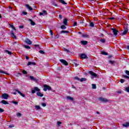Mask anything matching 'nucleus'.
<instances>
[{
	"label": "nucleus",
	"instance_id": "nucleus-1",
	"mask_svg": "<svg viewBox=\"0 0 129 129\" xmlns=\"http://www.w3.org/2000/svg\"><path fill=\"white\" fill-rule=\"evenodd\" d=\"M36 91H37L38 92H40V91H41V90L38 87H35L34 88V90H31V92L33 94H34V93H36Z\"/></svg>",
	"mask_w": 129,
	"mask_h": 129
},
{
	"label": "nucleus",
	"instance_id": "nucleus-2",
	"mask_svg": "<svg viewBox=\"0 0 129 129\" xmlns=\"http://www.w3.org/2000/svg\"><path fill=\"white\" fill-rule=\"evenodd\" d=\"M43 90L44 91H47V90H51V88L49 86H48L47 85H44L43 86Z\"/></svg>",
	"mask_w": 129,
	"mask_h": 129
},
{
	"label": "nucleus",
	"instance_id": "nucleus-3",
	"mask_svg": "<svg viewBox=\"0 0 129 129\" xmlns=\"http://www.w3.org/2000/svg\"><path fill=\"white\" fill-rule=\"evenodd\" d=\"M89 73L92 76L93 78H96V77H97V75L96 73L93 72L92 71H89Z\"/></svg>",
	"mask_w": 129,
	"mask_h": 129
},
{
	"label": "nucleus",
	"instance_id": "nucleus-4",
	"mask_svg": "<svg viewBox=\"0 0 129 129\" xmlns=\"http://www.w3.org/2000/svg\"><path fill=\"white\" fill-rule=\"evenodd\" d=\"M9 96H10V95H9V94H8L7 93H4L2 95V98H4V99H8V98H9Z\"/></svg>",
	"mask_w": 129,
	"mask_h": 129
},
{
	"label": "nucleus",
	"instance_id": "nucleus-5",
	"mask_svg": "<svg viewBox=\"0 0 129 129\" xmlns=\"http://www.w3.org/2000/svg\"><path fill=\"white\" fill-rule=\"evenodd\" d=\"M111 30L113 31V35H114V36H116L117 35V33H118V30L114 28H111Z\"/></svg>",
	"mask_w": 129,
	"mask_h": 129
},
{
	"label": "nucleus",
	"instance_id": "nucleus-6",
	"mask_svg": "<svg viewBox=\"0 0 129 129\" xmlns=\"http://www.w3.org/2000/svg\"><path fill=\"white\" fill-rule=\"evenodd\" d=\"M99 100L102 101L103 102H107L108 101L107 99L102 97H99Z\"/></svg>",
	"mask_w": 129,
	"mask_h": 129
},
{
	"label": "nucleus",
	"instance_id": "nucleus-7",
	"mask_svg": "<svg viewBox=\"0 0 129 129\" xmlns=\"http://www.w3.org/2000/svg\"><path fill=\"white\" fill-rule=\"evenodd\" d=\"M124 31L122 33V35H126L127 34V32H128V29L127 27H124Z\"/></svg>",
	"mask_w": 129,
	"mask_h": 129
},
{
	"label": "nucleus",
	"instance_id": "nucleus-8",
	"mask_svg": "<svg viewBox=\"0 0 129 129\" xmlns=\"http://www.w3.org/2000/svg\"><path fill=\"white\" fill-rule=\"evenodd\" d=\"M59 61L60 62H61V63H62V64H64V65H66V66H67V65H68V62H67V61L64 59H60Z\"/></svg>",
	"mask_w": 129,
	"mask_h": 129
},
{
	"label": "nucleus",
	"instance_id": "nucleus-9",
	"mask_svg": "<svg viewBox=\"0 0 129 129\" xmlns=\"http://www.w3.org/2000/svg\"><path fill=\"white\" fill-rule=\"evenodd\" d=\"M80 57L82 59H86V58H88V57H87V55H86V54H85L84 53L81 54L80 55Z\"/></svg>",
	"mask_w": 129,
	"mask_h": 129
},
{
	"label": "nucleus",
	"instance_id": "nucleus-10",
	"mask_svg": "<svg viewBox=\"0 0 129 129\" xmlns=\"http://www.w3.org/2000/svg\"><path fill=\"white\" fill-rule=\"evenodd\" d=\"M25 42L26 44H28V45H32V42L29 39H26Z\"/></svg>",
	"mask_w": 129,
	"mask_h": 129
},
{
	"label": "nucleus",
	"instance_id": "nucleus-11",
	"mask_svg": "<svg viewBox=\"0 0 129 129\" xmlns=\"http://www.w3.org/2000/svg\"><path fill=\"white\" fill-rule=\"evenodd\" d=\"M29 22H30L31 25H32V26H35L36 25V23H35V22L33 21V20L32 19H28Z\"/></svg>",
	"mask_w": 129,
	"mask_h": 129
},
{
	"label": "nucleus",
	"instance_id": "nucleus-12",
	"mask_svg": "<svg viewBox=\"0 0 129 129\" xmlns=\"http://www.w3.org/2000/svg\"><path fill=\"white\" fill-rule=\"evenodd\" d=\"M29 78L31 79V80H33V81H35V82H37L38 81V80H37V78H34L33 76H30Z\"/></svg>",
	"mask_w": 129,
	"mask_h": 129
},
{
	"label": "nucleus",
	"instance_id": "nucleus-13",
	"mask_svg": "<svg viewBox=\"0 0 129 129\" xmlns=\"http://www.w3.org/2000/svg\"><path fill=\"white\" fill-rule=\"evenodd\" d=\"M16 92H17L18 93H19V94H20L21 95V96H22V97H25V94L22 93V92H21L20 91H19V90H16Z\"/></svg>",
	"mask_w": 129,
	"mask_h": 129
},
{
	"label": "nucleus",
	"instance_id": "nucleus-14",
	"mask_svg": "<svg viewBox=\"0 0 129 129\" xmlns=\"http://www.w3.org/2000/svg\"><path fill=\"white\" fill-rule=\"evenodd\" d=\"M81 43L82 44V45H84V46H85V45H87V44H88V42L85 40L81 41Z\"/></svg>",
	"mask_w": 129,
	"mask_h": 129
},
{
	"label": "nucleus",
	"instance_id": "nucleus-15",
	"mask_svg": "<svg viewBox=\"0 0 129 129\" xmlns=\"http://www.w3.org/2000/svg\"><path fill=\"white\" fill-rule=\"evenodd\" d=\"M36 95H37V96H39L40 97H43V96H44V94L40 92H37L36 93Z\"/></svg>",
	"mask_w": 129,
	"mask_h": 129
},
{
	"label": "nucleus",
	"instance_id": "nucleus-16",
	"mask_svg": "<svg viewBox=\"0 0 129 129\" xmlns=\"http://www.w3.org/2000/svg\"><path fill=\"white\" fill-rule=\"evenodd\" d=\"M30 65H36V62L29 61L28 64H27V66H30Z\"/></svg>",
	"mask_w": 129,
	"mask_h": 129
},
{
	"label": "nucleus",
	"instance_id": "nucleus-17",
	"mask_svg": "<svg viewBox=\"0 0 129 129\" xmlns=\"http://www.w3.org/2000/svg\"><path fill=\"white\" fill-rule=\"evenodd\" d=\"M0 103H2L3 104H9V103L8 102V101H7L5 100L1 101L0 102Z\"/></svg>",
	"mask_w": 129,
	"mask_h": 129
},
{
	"label": "nucleus",
	"instance_id": "nucleus-18",
	"mask_svg": "<svg viewBox=\"0 0 129 129\" xmlns=\"http://www.w3.org/2000/svg\"><path fill=\"white\" fill-rule=\"evenodd\" d=\"M122 126H124L125 127H127V126H129V122H126L125 123L122 124Z\"/></svg>",
	"mask_w": 129,
	"mask_h": 129
},
{
	"label": "nucleus",
	"instance_id": "nucleus-19",
	"mask_svg": "<svg viewBox=\"0 0 129 129\" xmlns=\"http://www.w3.org/2000/svg\"><path fill=\"white\" fill-rule=\"evenodd\" d=\"M63 23L65 26H67V24L68 23V20L67 19H64L63 21Z\"/></svg>",
	"mask_w": 129,
	"mask_h": 129
},
{
	"label": "nucleus",
	"instance_id": "nucleus-20",
	"mask_svg": "<svg viewBox=\"0 0 129 129\" xmlns=\"http://www.w3.org/2000/svg\"><path fill=\"white\" fill-rule=\"evenodd\" d=\"M26 8H27V9H28V10H30V11H33V8H32V7H30V5L27 4L26 5Z\"/></svg>",
	"mask_w": 129,
	"mask_h": 129
},
{
	"label": "nucleus",
	"instance_id": "nucleus-21",
	"mask_svg": "<svg viewBox=\"0 0 129 129\" xmlns=\"http://www.w3.org/2000/svg\"><path fill=\"white\" fill-rule=\"evenodd\" d=\"M11 37L14 39H16V38H17V37L16 36V35H15V34L13 31L11 32Z\"/></svg>",
	"mask_w": 129,
	"mask_h": 129
},
{
	"label": "nucleus",
	"instance_id": "nucleus-22",
	"mask_svg": "<svg viewBox=\"0 0 129 129\" xmlns=\"http://www.w3.org/2000/svg\"><path fill=\"white\" fill-rule=\"evenodd\" d=\"M67 99H69V100H70L71 101H73L74 100L73 98L71 96H67Z\"/></svg>",
	"mask_w": 129,
	"mask_h": 129
},
{
	"label": "nucleus",
	"instance_id": "nucleus-23",
	"mask_svg": "<svg viewBox=\"0 0 129 129\" xmlns=\"http://www.w3.org/2000/svg\"><path fill=\"white\" fill-rule=\"evenodd\" d=\"M5 53H8L9 55H12L13 53L11 51H9L8 50H5Z\"/></svg>",
	"mask_w": 129,
	"mask_h": 129
},
{
	"label": "nucleus",
	"instance_id": "nucleus-24",
	"mask_svg": "<svg viewBox=\"0 0 129 129\" xmlns=\"http://www.w3.org/2000/svg\"><path fill=\"white\" fill-rule=\"evenodd\" d=\"M59 3H60V4H62V5H67V3L63 0H59Z\"/></svg>",
	"mask_w": 129,
	"mask_h": 129
},
{
	"label": "nucleus",
	"instance_id": "nucleus-25",
	"mask_svg": "<svg viewBox=\"0 0 129 129\" xmlns=\"http://www.w3.org/2000/svg\"><path fill=\"white\" fill-rule=\"evenodd\" d=\"M65 33H67V34H68L70 33V32L68 31H65V30H62V31H60V34H64Z\"/></svg>",
	"mask_w": 129,
	"mask_h": 129
},
{
	"label": "nucleus",
	"instance_id": "nucleus-26",
	"mask_svg": "<svg viewBox=\"0 0 129 129\" xmlns=\"http://www.w3.org/2000/svg\"><path fill=\"white\" fill-rule=\"evenodd\" d=\"M101 54H102V55H105V56H107V55H108V53L105 51H102Z\"/></svg>",
	"mask_w": 129,
	"mask_h": 129
},
{
	"label": "nucleus",
	"instance_id": "nucleus-27",
	"mask_svg": "<svg viewBox=\"0 0 129 129\" xmlns=\"http://www.w3.org/2000/svg\"><path fill=\"white\" fill-rule=\"evenodd\" d=\"M66 28V26H65V25H62L60 26V29H61L62 30H65Z\"/></svg>",
	"mask_w": 129,
	"mask_h": 129
},
{
	"label": "nucleus",
	"instance_id": "nucleus-28",
	"mask_svg": "<svg viewBox=\"0 0 129 129\" xmlns=\"http://www.w3.org/2000/svg\"><path fill=\"white\" fill-rule=\"evenodd\" d=\"M80 81H81V82H83V81H86V78H82V79H80Z\"/></svg>",
	"mask_w": 129,
	"mask_h": 129
},
{
	"label": "nucleus",
	"instance_id": "nucleus-29",
	"mask_svg": "<svg viewBox=\"0 0 129 129\" xmlns=\"http://www.w3.org/2000/svg\"><path fill=\"white\" fill-rule=\"evenodd\" d=\"M90 27H91L92 28H94V23H93V22H90Z\"/></svg>",
	"mask_w": 129,
	"mask_h": 129
},
{
	"label": "nucleus",
	"instance_id": "nucleus-30",
	"mask_svg": "<svg viewBox=\"0 0 129 129\" xmlns=\"http://www.w3.org/2000/svg\"><path fill=\"white\" fill-rule=\"evenodd\" d=\"M82 36L84 37V38H89V35H87V34H83L82 35Z\"/></svg>",
	"mask_w": 129,
	"mask_h": 129
},
{
	"label": "nucleus",
	"instance_id": "nucleus-31",
	"mask_svg": "<svg viewBox=\"0 0 129 129\" xmlns=\"http://www.w3.org/2000/svg\"><path fill=\"white\" fill-rule=\"evenodd\" d=\"M93 89H96V85L95 84H92Z\"/></svg>",
	"mask_w": 129,
	"mask_h": 129
},
{
	"label": "nucleus",
	"instance_id": "nucleus-32",
	"mask_svg": "<svg viewBox=\"0 0 129 129\" xmlns=\"http://www.w3.org/2000/svg\"><path fill=\"white\" fill-rule=\"evenodd\" d=\"M109 63L110 64H114L115 63V61L113 60H109Z\"/></svg>",
	"mask_w": 129,
	"mask_h": 129
},
{
	"label": "nucleus",
	"instance_id": "nucleus-33",
	"mask_svg": "<svg viewBox=\"0 0 129 129\" xmlns=\"http://www.w3.org/2000/svg\"><path fill=\"white\" fill-rule=\"evenodd\" d=\"M35 108L36 109H37V110H39V109H41V107L38 105L35 106Z\"/></svg>",
	"mask_w": 129,
	"mask_h": 129
},
{
	"label": "nucleus",
	"instance_id": "nucleus-34",
	"mask_svg": "<svg viewBox=\"0 0 129 129\" xmlns=\"http://www.w3.org/2000/svg\"><path fill=\"white\" fill-rule=\"evenodd\" d=\"M63 51H65L66 52H67V53H69V52H70L69 49H68L67 48H63Z\"/></svg>",
	"mask_w": 129,
	"mask_h": 129
},
{
	"label": "nucleus",
	"instance_id": "nucleus-35",
	"mask_svg": "<svg viewBox=\"0 0 129 129\" xmlns=\"http://www.w3.org/2000/svg\"><path fill=\"white\" fill-rule=\"evenodd\" d=\"M17 116L18 117H21V116H22V114H21V113H17Z\"/></svg>",
	"mask_w": 129,
	"mask_h": 129
},
{
	"label": "nucleus",
	"instance_id": "nucleus-36",
	"mask_svg": "<svg viewBox=\"0 0 129 129\" xmlns=\"http://www.w3.org/2000/svg\"><path fill=\"white\" fill-rule=\"evenodd\" d=\"M125 91H126V92H129V87H126L125 88Z\"/></svg>",
	"mask_w": 129,
	"mask_h": 129
},
{
	"label": "nucleus",
	"instance_id": "nucleus-37",
	"mask_svg": "<svg viewBox=\"0 0 129 129\" xmlns=\"http://www.w3.org/2000/svg\"><path fill=\"white\" fill-rule=\"evenodd\" d=\"M34 47H35V48H38V49H40V45H39L38 44L35 45H34Z\"/></svg>",
	"mask_w": 129,
	"mask_h": 129
},
{
	"label": "nucleus",
	"instance_id": "nucleus-38",
	"mask_svg": "<svg viewBox=\"0 0 129 129\" xmlns=\"http://www.w3.org/2000/svg\"><path fill=\"white\" fill-rule=\"evenodd\" d=\"M22 73H23V74H28V72H27L26 71V70H23V71H22Z\"/></svg>",
	"mask_w": 129,
	"mask_h": 129
},
{
	"label": "nucleus",
	"instance_id": "nucleus-39",
	"mask_svg": "<svg viewBox=\"0 0 129 129\" xmlns=\"http://www.w3.org/2000/svg\"><path fill=\"white\" fill-rule=\"evenodd\" d=\"M100 42L102 43H105V39H100Z\"/></svg>",
	"mask_w": 129,
	"mask_h": 129
},
{
	"label": "nucleus",
	"instance_id": "nucleus-40",
	"mask_svg": "<svg viewBox=\"0 0 129 129\" xmlns=\"http://www.w3.org/2000/svg\"><path fill=\"white\" fill-rule=\"evenodd\" d=\"M61 124H62V122L57 121V125L60 126Z\"/></svg>",
	"mask_w": 129,
	"mask_h": 129
},
{
	"label": "nucleus",
	"instance_id": "nucleus-41",
	"mask_svg": "<svg viewBox=\"0 0 129 129\" xmlns=\"http://www.w3.org/2000/svg\"><path fill=\"white\" fill-rule=\"evenodd\" d=\"M24 47L26 49H31V47L29 46L25 45Z\"/></svg>",
	"mask_w": 129,
	"mask_h": 129
},
{
	"label": "nucleus",
	"instance_id": "nucleus-42",
	"mask_svg": "<svg viewBox=\"0 0 129 129\" xmlns=\"http://www.w3.org/2000/svg\"><path fill=\"white\" fill-rule=\"evenodd\" d=\"M74 79H76V80H78V81H80V79H79V78H78V77H75Z\"/></svg>",
	"mask_w": 129,
	"mask_h": 129
},
{
	"label": "nucleus",
	"instance_id": "nucleus-43",
	"mask_svg": "<svg viewBox=\"0 0 129 129\" xmlns=\"http://www.w3.org/2000/svg\"><path fill=\"white\" fill-rule=\"evenodd\" d=\"M43 15L45 16L46 15H47V11H46V10H44L43 11Z\"/></svg>",
	"mask_w": 129,
	"mask_h": 129
},
{
	"label": "nucleus",
	"instance_id": "nucleus-44",
	"mask_svg": "<svg viewBox=\"0 0 129 129\" xmlns=\"http://www.w3.org/2000/svg\"><path fill=\"white\" fill-rule=\"evenodd\" d=\"M120 82H121V83H123L124 82V80L122 79H121L120 80Z\"/></svg>",
	"mask_w": 129,
	"mask_h": 129
},
{
	"label": "nucleus",
	"instance_id": "nucleus-45",
	"mask_svg": "<svg viewBox=\"0 0 129 129\" xmlns=\"http://www.w3.org/2000/svg\"><path fill=\"white\" fill-rule=\"evenodd\" d=\"M39 53H40V54H45V52L43 50H40Z\"/></svg>",
	"mask_w": 129,
	"mask_h": 129
},
{
	"label": "nucleus",
	"instance_id": "nucleus-46",
	"mask_svg": "<svg viewBox=\"0 0 129 129\" xmlns=\"http://www.w3.org/2000/svg\"><path fill=\"white\" fill-rule=\"evenodd\" d=\"M5 111V110L2 109V108H0V112H4Z\"/></svg>",
	"mask_w": 129,
	"mask_h": 129
},
{
	"label": "nucleus",
	"instance_id": "nucleus-47",
	"mask_svg": "<svg viewBox=\"0 0 129 129\" xmlns=\"http://www.w3.org/2000/svg\"><path fill=\"white\" fill-rule=\"evenodd\" d=\"M123 76L124 78H127V79H129V77L128 76H127L126 75H123Z\"/></svg>",
	"mask_w": 129,
	"mask_h": 129
},
{
	"label": "nucleus",
	"instance_id": "nucleus-48",
	"mask_svg": "<svg viewBox=\"0 0 129 129\" xmlns=\"http://www.w3.org/2000/svg\"><path fill=\"white\" fill-rule=\"evenodd\" d=\"M125 73L129 76V71H126Z\"/></svg>",
	"mask_w": 129,
	"mask_h": 129
},
{
	"label": "nucleus",
	"instance_id": "nucleus-49",
	"mask_svg": "<svg viewBox=\"0 0 129 129\" xmlns=\"http://www.w3.org/2000/svg\"><path fill=\"white\" fill-rule=\"evenodd\" d=\"M42 106H43V107H45L46 106V104L45 103H42Z\"/></svg>",
	"mask_w": 129,
	"mask_h": 129
},
{
	"label": "nucleus",
	"instance_id": "nucleus-50",
	"mask_svg": "<svg viewBox=\"0 0 129 129\" xmlns=\"http://www.w3.org/2000/svg\"><path fill=\"white\" fill-rule=\"evenodd\" d=\"M13 103H14V104H15L16 105H17L18 104V102L17 101H13Z\"/></svg>",
	"mask_w": 129,
	"mask_h": 129
},
{
	"label": "nucleus",
	"instance_id": "nucleus-51",
	"mask_svg": "<svg viewBox=\"0 0 129 129\" xmlns=\"http://www.w3.org/2000/svg\"><path fill=\"white\" fill-rule=\"evenodd\" d=\"M50 34L51 35V36H53V30H50Z\"/></svg>",
	"mask_w": 129,
	"mask_h": 129
},
{
	"label": "nucleus",
	"instance_id": "nucleus-52",
	"mask_svg": "<svg viewBox=\"0 0 129 129\" xmlns=\"http://www.w3.org/2000/svg\"><path fill=\"white\" fill-rule=\"evenodd\" d=\"M0 73H3L4 74H6V72H4L3 71L0 70Z\"/></svg>",
	"mask_w": 129,
	"mask_h": 129
},
{
	"label": "nucleus",
	"instance_id": "nucleus-53",
	"mask_svg": "<svg viewBox=\"0 0 129 129\" xmlns=\"http://www.w3.org/2000/svg\"><path fill=\"white\" fill-rule=\"evenodd\" d=\"M22 14H23V15H27V12H25V11H23V12H22Z\"/></svg>",
	"mask_w": 129,
	"mask_h": 129
},
{
	"label": "nucleus",
	"instance_id": "nucleus-54",
	"mask_svg": "<svg viewBox=\"0 0 129 129\" xmlns=\"http://www.w3.org/2000/svg\"><path fill=\"white\" fill-rule=\"evenodd\" d=\"M73 26H77V22H75L74 23Z\"/></svg>",
	"mask_w": 129,
	"mask_h": 129
},
{
	"label": "nucleus",
	"instance_id": "nucleus-55",
	"mask_svg": "<svg viewBox=\"0 0 129 129\" xmlns=\"http://www.w3.org/2000/svg\"><path fill=\"white\" fill-rule=\"evenodd\" d=\"M39 15H40V16H44V13H43V12H40V13H39Z\"/></svg>",
	"mask_w": 129,
	"mask_h": 129
},
{
	"label": "nucleus",
	"instance_id": "nucleus-56",
	"mask_svg": "<svg viewBox=\"0 0 129 129\" xmlns=\"http://www.w3.org/2000/svg\"><path fill=\"white\" fill-rule=\"evenodd\" d=\"M20 29H24V26L23 25H21L20 26H19Z\"/></svg>",
	"mask_w": 129,
	"mask_h": 129
},
{
	"label": "nucleus",
	"instance_id": "nucleus-57",
	"mask_svg": "<svg viewBox=\"0 0 129 129\" xmlns=\"http://www.w3.org/2000/svg\"><path fill=\"white\" fill-rule=\"evenodd\" d=\"M25 58H26V60H29L30 59V58L28 56H26Z\"/></svg>",
	"mask_w": 129,
	"mask_h": 129
},
{
	"label": "nucleus",
	"instance_id": "nucleus-58",
	"mask_svg": "<svg viewBox=\"0 0 129 129\" xmlns=\"http://www.w3.org/2000/svg\"><path fill=\"white\" fill-rule=\"evenodd\" d=\"M59 18H60V20H62V18H63V17L62 16V15H59Z\"/></svg>",
	"mask_w": 129,
	"mask_h": 129
},
{
	"label": "nucleus",
	"instance_id": "nucleus-59",
	"mask_svg": "<svg viewBox=\"0 0 129 129\" xmlns=\"http://www.w3.org/2000/svg\"><path fill=\"white\" fill-rule=\"evenodd\" d=\"M74 64H75V67H78V65H79V64H77V63H75V62H74Z\"/></svg>",
	"mask_w": 129,
	"mask_h": 129
},
{
	"label": "nucleus",
	"instance_id": "nucleus-60",
	"mask_svg": "<svg viewBox=\"0 0 129 129\" xmlns=\"http://www.w3.org/2000/svg\"><path fill=\"white\" fill-rule=\"evenodd\" d=\"M9 127L12 128V127H14V125L12 124L9 125Z\"/></svg>",
	"mask_w": 129,
	"mask_h": 129
},
{
	"label": "nucleus",
	"instance_id": "nucleus-61",
	"mask_svg": "<svg viewBox=\"0 0 129 129\" xmlns=\"http://www.w3.org/2000/svg\"><path fill=\"white\" fill-rule=\"evenodd\" d=\"M109 20H114V18H113V17L109 18Z\"/></svg>",
	"mask_w": 129,
	"mask_h": 129
},
{
	"label": "nucleus",
	"instance_id": "nucleus-62",
	"mask_svg": "<svg viewBox=\"0 0 129 129\" xmlns=\"http://www.w3.org/2000/svg\"><path fill=\"white\" fill-rule=\"evenodd\" d=\"M72 88H74V89H76V87H75V86H72Z\"/></svg>",
	"mask_w": 129,
	"mask_h": 129
},
{
	"label": "nucleus",
	"instance_id": "nucleus-63",
	"mask_svg": "<svg viewBox=\"0 0 129 129\" xmlns=\"http://www.w3.org/2000/svg\"><path fill=\"white\" fill-rule=\"evenodd\" d=\"M80 24H83V21H80Z\"/></svg>",
	"mask_w": 129,
	"mask_h": 129
},
{
	"label": "nucleus",
	"instance_id": "nucleus-64",
	"mask_svg": "<svg viewBox=\"0 0 129 129\" xmlns=\"http://www.w3.org/2000/svg\"><path fill=\"white\" fill-rule=\"evenodd\" d=\"M127 49L129 50V46L128 45L127 46Z\"/></svg>",
	"mask_w": 129,
	"mask_h": 129
}]
</instances>
